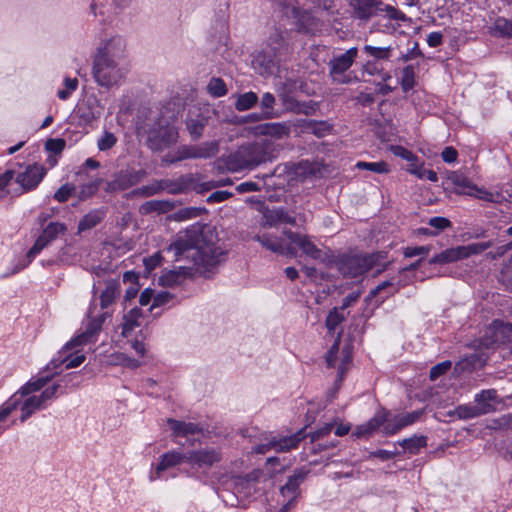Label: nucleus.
I'll list each match as a JSON object with an SVG mask.
<instances>
[{
    "instance_id": "1",
    "label": "nucleus",
    "mask_w": 512,
    "mask_h": 512,
    "mask_svg": "<svg viewBox=\"0 0 512 512\" xmlns=\"http://www.w3.org/2000/svg\"><path fill=\"white\" fill-rule=\"evenodd\" d=\"M216 235L210 226L195 223L179 232L165 249L173 261L188 260L192 266H180L178 270L165 271L160 282L165 286L180 284L195 266L203 272L212 271L224 260L225 253L215 245Z\"/></svg>"
},
{
    "instance_id": "2",
    "label": "nucleus",
    "mask_w": 512,
    "mask_h": 512,
    "mask_svg": "<svg viewBox=\"0 0 512 512\" xmlns=\"http://www.w3.org/2000/svg\"><path fill=\"white\" fill-rule=\"evenodd\" d=\"M128 72L126 42L114 36L101 43L93 59L92 75L96 83L111 88L120 83Z\"/></svg>"
},
{
    "instance_id": "3",
    "label": "nucleus",
    "mask_w": 512,
    "mask_h": 512,
    "mask_svg": "<svg viewBox=\"0 0 512 512\" xmlns=\"http://www.w3.org/2000/svg\"><path fill=\"white\" fill-rule=\"evenodd\" d=\"M273 143L268 140L255 141L240 146L231 153L226 161L227 167L233 172L243 169H253L267 161H272L274 155Z\"/></svg>"
},
{
    "instance_id": "4",
    "label": "nucleus",
    "mask_w": 512,
    "mask_h": 512,
    "mask_svg": "<svg viewBox=\"0 0 512 512\" xmlns=\"http://www.w3.org/2000/svg\"><path fill=\"white\" fill-rule=\"evenodd\" d=\"M334 427L333 423H326L319 429L309 434L306 433V428H302L295 434L290 436H272L266 443L256 445L253 450L257 454H265L270 450L276 452H288L298 447L299 443L304 440L307 436L310 437L312 443L328 436Z\"/></svg>"
},
{
    "instance_id": "5",
    "label": "nucleus",
    "mask_w": 512,
    "mask_h": 512,
    "mask_svg": "<svg viewBox=\"0 0 512 512\" xmlns=\"http://www.w3.org/2000/svg\"><path fill=\"white\" fill-rule=\"evenodd\" d=\"M144 129L146 145L153 152H161L178 140L176 128L165 118H158Z\"/></svg>"
},
{
    "instance_id": "6",
    "label": "nucleus",
    "mask_w": 512,
    "mask_h": 512,
    "mask_svg": "<svg viewBox=\"0 0 512 512\" xmlns=\"http://www.w3.org/2000/svg\"><path fill=\"white\" fill-rule=\"evenodd\" d=\"M67 231V227L64 223L59 222H51L49 223L36 239L33 246L29 249L26 254V259L19 261L10 273H5L3 277H8L10 275H14L24 268H26L32 260L52 241L58 238L59 235L65 234Z\"/></svg>"
},
{
    "instance_id": "7",
    "label": "nucleus",
    "mask_w": 512,
    "mask_h": 512,
    "mask_svg": "<svg viewBox=\"0 0 512 512\" xmlns=\"http://www.w3.org/2000/svg\"><path fill=\"white\" fill-rule=\"evenodd\" d=\"M508 332H512V324H500L496 331L492 333L493 335L491 337H484L477 341L478 345L476 347L479 352H475L459 361L456 364V368L475 369L477 367H483L488 359V354L485 353L483 349L492 348L494 344L500 341V336H505Z\"/></svg>"
},
{
    "instance_id": "8",
    "label": "nucleus",
    "mask_w": 512,
    "mask_h": 512,
    "mask_svg": "<svg viewBox=\"0 0 512 512\" xmlns=\"http://www.w3.org/2000/svg\"><path fill=\"white\" fill-rule=\"evenodd\" d=\"M380 258H382L380 253L344 255L338 260L337 267L343 276L355 278L375 267Z\"/></svg>"
},
{
    "instance_id": "9",
    "label": "nucleus",
    "mask_w": 512,
    "mask_h": 512,
    "mask_svg": "<svg viewBox=\"0 0 512 512\" xmlns=\"http://www.w3.org/2000/svg\"><path fill=\"white\" fill-rule=\"evenodd\" d=\"M492 246V242H478L472 243L465 246H457L453 248L446 249L435 256H433L430 260V264H448L452 262H456L458 260L466 259L471 255H477L484 252L486 249Z\"/></svg>"
},
{
    "instance_id": "10",
    "label": "nucleus",
    "mask_w": 512,
    "mask_h": 512,
    "mask_svg": "<svg viewBox=\"0 0 512 512\" xmlns=\"http://www.w3.org/2000/svg\"><path fill=\"white\" fill-rule=\"evenodd\" d=\"M357 57V47H351L341 54H334L328 62L329 77L332 81L339 84H349L351 78L345 73L351 68Z\"/></svg>"
},
{
    "instance_id": "11",
    "label": "nucleus",
    "mask_w": 512,
    "mask_h": 512,
    "mask_svg": "<svg viewBox=\"0 0 512 512\" xmlns=\"http://www.w3.org/2000/svg\"><path fill=\"white\" fill-rule=\"evenodd\" d=\"M147 176L144 169L127 167L115 172L105 183V191L110 194L126 191L140 183Z\"/></svg>"
},
{
    "instance_id": "12",
    "label": "nucleus",
    "mask_w": 512,
    "mask_h": 512,
    "mask_svg": "<svg viewBox=\"0 0 512 512\" xmlns=\"http://www.w3.org/2000/svg\"><path fill=\"white\" fill-rule=\"evenodd\" d=\"M108 316V312L94 314V308L90 307L87 313L88 321L84 331L68 342L64 349L70 350L77 346L95 342L97 335L101 331L102 325Z\"/></svg>"
},
{
    "instance_id": "13",
    "label": "nucleus",
    "mask_w": 512,
    "mask_h": 512,
    "mask_svg": "<svg viewBox=\"0 0 512 512\" xmlns=\"http://www.w3.org/2000/svg\"><path fill=\"white\" fill-rule=\"evenodd\" d=\"M285 5L291 8V15L296 20L297 30L304 34H315L321 30L322 22L310 10H302L296 5V0H285Z\"/></svg>"
},
{
    "instance_id": "14",
    "label": "nucleus",
    "mask_w": 512,
    "mask_h": 512,
    "mask_svg": "<svg viewBox=\"0 0 512 512\" xmlns=\"http://www.w3.org/2000/svg\"><path fill=\"white\" fill-rule=\"evenodd\" d=\"M46 175V170L37 163L25 166L23 171L16 172L15 181L20 185L21 193L34 190Z\"/></svg>"
},
{
    "instance_id": "15",
    "label": "nucleus",
    "mask_w": 512,
    "mask_h": 512,
    "mask_svg": "<svg viewBox=\"0 0 512 512\" xmlns=\"http://www.w3.org/2000/svg\"><path fill=\"white\" fill-rule=\"evenodd\" d=\"M221 459V452L213 447L188 451V463L199 468H210Z\"/></svg>"
},
{
    "instance_id": "16",
    "label": "nucleus",
    "mask_w": 512,
    "mask_h": 512,
    "mask_svg": "<svg viewBox=\"0 0 512 512\" xmlns=\"http://www.w3.org/2000/svg\"><path fill=\"white\" fill-rule=\"evenodd\" d=\"M286 237L290 240L291 244H294L299 249L302 250V252L315 260H324V254L322 250H320L310 239L309 236L300 234L297 232H293L291 230H287L284 232Z\"/></svg>"
},
{
    "instance_id": "17",
    "label": "nucleus",
    "mask_w": 512,
    "mask_h": 512,
    "mask_svg": "<svg viewBox=\"0 0 512 512\" xmlns=\"http://www.w3.org/2000/svg\"><path fill=\"white\" fill-rule=\"evenodd\" d=\"M390 416V412L384 408L379 409L375 415L370 418L367 422L356 426L352 432L354 438H368L380 427L384 428V424L387 422V417Z\"/></svg>"
},
{
    "instance_id": "18",
    "label": "nucleus",
    "mask_w": 512,
    "mask_h": 512,
    "mask_svg": "<svg viewBox=\"0 0 512 512\" xmlns=\"http://www.w3.org/2000/svg\"><path fill=\"white\" fill-rule=\"evenodd\" d=\"M253 240L259 242L264 248L276 254L290 256L296 254L295 248L291 245H285L282 238L271 233L256 234L253 236Z\"/></svg>"
},
{
    "instance_id": "19",
    "label": "nucleus",
    "mask_w": 512,
    "mask_h": 512,
    "mask_svg": "<svg viewBox=\"0 0 512 512\" xmlns=\"http://www.w3.org/2000/svg\"><path fill=\"white\" fill-rule=\"evenodd\" d=\"M422 414L423 411L417 410L396 415L391 419H389L388 416L387 422L384 424L383 433L386 435H394L403 428L415 423L421 417Z\"/></svg>"
},
{
    "instance_id": "20",
    "label": "nucleus",
    "mask_w": 512,
    "mask_h": 512,
    "mask_svg": "<svg viewBox=\"0 0 512 512\" xmlns=\"http://www.w3.org/2000/svg\"><path fill=\"white\" fill-rule=\"evenodd\" d=\"M182 463H188V451L172 450L164 453L156 466L155 474L150 476V481L160 478L163 471Z\"/></svg>"
},
{
    "instance_id": "21",
    "label": "nucleus",
    "mask_w": 512,
    "mask_h": 512,
    "mask_svg": "<svg viewBox=\"0 0 512 512\" xmlns=\"http://www.w3.org/2000/svg\"><path fill=\"white\" fill-rule=\"evenodd\" d=\"M349 6L353 10L354 17L361 20H369L376 15L383 5L381 0H348Z\"/></svg>"
},
{
    "instance_id": "22",
    "label": "nucleus",
    "mask_w": 512,
    "mask_h": 512,
    "mask_svg": "<svg viewBox=\"0 0 512 512\" xmlns=\"http://www.w3.org/2000/svg\"><path fill=\"white\" fill-rule=\"evenodd\" d=\"M281 61L282 59L280 57L263 49L255 56L253 66L261 75H271L274 73L275 69H277Z\"/></svg>"
},
{
    "instance_id": "23",
    "label": "nucleus",
    "mask_w": 512,
    "mask_h": 512,
    "mask_svg": "<svg viewBox=\"0 0 512 512\" xmlns=\"http://www.w3.org/2000/svg\"><path fill=\"white\" fill-rule=\"evenodd\" d=\"M292 125L290 122H270L257 126V133L270 136L273 139L281 140L288 138L291 134Z\"/></svg>"
},
{
    "instance_id": "24",
    "label": "nucleus",
    "mask_w": 512,
    "mask_h": 512,
    "mask_svg": "<svg viewBox=\"0 0 512 512\" xmlns=\"http://www.w3.org/2000/svg\"><path fill=\"white\" fill-rule=\"evenodd\" d=\"M265 49L284 60L289 54V44L286 39V32L275 29L270 34Z\"/></svg>"
},
{
    "instance_id": "25",
    "label": "nucleus",
    "mask_w": 512,
    "mask_h": 512,
    "mask_svg": "<svg viewBox=\"0 0 512 512\" xmlns=\"http://www.w3.org/2000/svg\"><path fill=\"white\" fill-rule=\"evenodd\" d=\"M258 492L257 480L251 474L234 481L233 493L241 499L254 498Z\"/></svg>"
},
{
    "instance_id": "26",
    "label": "nucleus",
    "mask_w": 512,
    "mask_h": 512,
    "mask_svg": "<svg viewBox=\"0 0 512 512\" xmlns=\"http://www.w3.org/2000/svg\"><path fill=\"white\" fill-rule=\"evenodd\" d=\"M307 471L297 469L293 475L289 476L285 485L280 488V494L287 499H297L300 495L299 487L305 480Z\"/></svg>"
},
{
    "instance_id": "27",
    "label": "nucleus",
    "mask_w": 512,
    "mask_h": 512,
    "mask_svg": "<svg viewBox=\"0 0 512 512\" xmlns=\"http://www.w3.org/2000/svg\"><path fill=\"white\" fill-rule=\"evenodd\" d=\"M102 108L99 100L96 98H88L83 104H81L76 114L84 124H91L96 119L100 118Z\"/></svg>"
},
{
    "instance_id": "28",
    "label": "nucleus",
    "mask_w": 512,
    "mask_h": 512,
    "mask_svg": "<svg viewBox=\"0 0 512 512\" xmlns=\"http://www.w3.org/2000/svg\"><path fill=\"white\" fill-rule=\"evenodd\" d=\"M496 398L497 390L495 389L481 390L475 395L474 405L477 410L481 411V416L496 410V406L494 404Z\"/></svg>"
},
{
    "instance_id": "29",
    "label": "nucleus",
    "mask_w": 512,
    "mask_h": 512,
    "mask_svg": "<svg viewBox=\"0 0 512 512\" xmlns=\"http://www.w3.org/2000/svg\"><path fill=\"white\" fill-rule=\"evenodd\" d=\"M167 423L173 432L174 437H187L189 435H195L203 432V428L193 422H184L169 418Z\"/></svg>"
},
{
    "instance_id": "30",
    "label": "nucleus",
    "mask_w": 512,
    "mask_h": 512,
    "mask_svg": "<svg viewBox=\"0 0 512 512\" xmlns=\"http://www.w3.org/2000/svg\"><path fill=\"white\" fill-rule=\"evenodd\" d=\"M106 216V208L101 207L89 211L85 214L78 224V232L81 233L97 226Z\"/></svg>"
},
{
    "instance_id": "31",
    "label": "nucleus",
    "mask_w": 512,
    "mask_h": 512,
    "mask_svg": "<svg viewBox=\"0 0 512 512\" xmlns=\"http://www.w3.org/2000/svg\"><path fill=\"white\" fill-rule=\"evenodd\" d=\"M120 294V282L117 279L106 281L105 289L100 295V305L102 309L111 306Z\"/></svg>"
},
{
    "instance_id": "32",
    "label": "nucleus",
    "mask_w": 512,
    "mask_h": 512,
    "mask_svg": "<svg viewBox=\"0 0 512 512\" xmlns=\"http://www.w3.org/2000/svg\"><path fill=\"white\" fill-rule=\"evenodd\" d=\"M141 317L142 311L138 307H134L128 313L124 314L123 322L121 324V334L124 337H128L136 327L140 326L139 319Z\"/></svg>"
},
{
    "instance_id": "33",
    "label": "nucleus",
    "mask_w": 512,
    "mask_h": 512,
    "mask_svg": "<svg viewBox=\"0 0 512 512\" xmlns=\"http://www.w3.org/2000/svg\"><path fill=\"white\" fill-rule=\"evenodd\" d=\"M295 222V217L291 216L287 211L284 209H276L265 215L264 226L268 225L271 227L277 225L278 223L294 225Z\"/></svg>"
},
{
    "instance_id": "34",
    "label": "nucleus",
    "mask_w": 512,
    "mask_h": 512,
    "mask_svg": "<svg viewBox=\"0 0 512 512\" xmlns=\"http://www.w3.org/2000/svg\"><path fill=\"white\" fill-rule=\"evenodd\" d=\"M207 124L208 119L203 115H197L195 118L190 117L186 121L187 130L194 140L199 139L203 135Z\"/></svg>"
},
{
    "instance_id": "35",
    "label": "nucleus",
    "mask_w": 512,
    "mask_h": 512,
    "mask_svg": "<svg viewBox=\"0 0 512 512\" xmlns=\"http://www.w3.org/2000/svg\"><path fill=\"white\" fill-rule=\"evenodd\" d=\"M394 50L395 48L390 45L386 47L365 45L363 47V52L366 53L368 56L372 57L376 61L389 60L392 57Z\"/></svg>"
},
{
    "instance_id": "36",
    "label": "nucleus",
    "mask_w": 512,
    "mask_h": 512,
    "mask_svg": "<svg viewBox=\"0 0 512 512\" xmlns=\"http://www.w3.org/2000/svg\"><path fill=\"white\" fill-rule=\"evenodd\" d=\"M173 208L172 202L169 200H150L140 206L141 214H149L152 212H168Z\"/></svg>"
},
{
    "instance_id": "37",
    "label": "nucleus",
    "mask_w": 512,
    "mask_h": 512,
    "mask_svg": "<svg viewBox=\"0 0 512 512\" xmlns=\"http://www.w3.org/2000/svg\"><path fill=\"white\" fill-rule=\"evenodd\" d=\"M304 128L307 132L318 138L328 135L332 130V125L327 121L307 120Z\"/></svg>"
},
{
    "instance_id": "38",
    "label": "nucleus",
    "mask_w": 512,
    "mask_h": 512,
    "mask_svg": "<svg viewBox=\"0 0 512 512\" xmlns=\"http://www.w3.org/2000/svg\"><path fill=\"white\" fill-rule=\"evenodd\" d=\"M43 408L44 406L42 405L37 396L34 395L26 398L24 402L21 404L20 421L25 422L28 418L31 417L33 413Z\"/></svg>"
},
{
    "instance_id": "39",
    "label": "nucleus",
    "mask_w": 512,
    "mask_h": 512,
    "mask_svg": "<svg viewBox=\"0 0 512 512\" xmlns=\"http://www.w3.org/2000/svg\"><path fill=\"white\" fill-rule=\"evenodd\" d=\"M405 452L415 455L418 454L420 449L427 445V438L425 436H413L403 439L399 442Z\"/></svg>"
},
{
    "instance_id": "40",
    "label": "nucleus",
    "mask_w": 512,
    "mask_h": 512,
    "mask_svg": "<svg viewBox=\"0 0 512 512\" xmlns=\"http://www.w3.org/2000/svg\"><path fill=\"white\" fill-rule=\"evenodd\" d=\"M161 193L160 180H153L147 185L138 187L130 192L131 197L148 198Z\"/></svg>"
},
{
    "instance_id": "41",
    "label": "nucleus",
    "mask_w": 512,
    "mask_h": 512,
    "mask_svg": "<svg viewBox=\"0 0 512 512\" xmlns=\"http://www.w3.org/2000/svg\"><path fill=\"white\" fill-rule=\"evenodd\" d=\"M197 159H208L216 156L219 152L218 141H208L196 144Z\"/></svg>"
},
{
    "instance_id": "42",
    "label": "nucleus",
    "mask_w": 512,
    "mask_h": 512,
    "mask_svg": "<svg viewBox=\"0 0 512 512\" xmlns=\"http://www.w3.org/2000/svg\"><path fill=\"white\" fill-rule=\"evenodd\" d=\"M448 180L460 189L457 191L459 194H463L464 191H470L474 185L465 174L459 171L451 172Z\"/></svg>"
},
{
    "instance_id": "43",
    "label": "nucleus",
    "mask_w": 512,
    "mask_h": 512,
    "mask_svg": "<svg viewBox=\"0 0 512 512\" xmlns=\"http://www.w3.org/2000/svg\"><path fill=\"white\" fill-rule=\"evenodd\" d=\"M258 102V96L256 93L249 91L238 95L235 102V108L237 111L243 112L254 107Z\"/></svg>"
},
{
    "instance_id": "44",
    "label": "nucleus",
    "mask_w": 512,
    "mask_h": 512,
    "mask_svg": "<svg viewBox=\"0 0 512 512\" xmlns=\"http://www.w3.org/2000/svg\"><path fill=\"white\" fill-rule=\"evenodd\" d=\"M407 170L419 179H427L431 182H436L438 180V176L435 171L427 169L423 164H417L416 161L411 163Z\"/></svg>"
},
{
    "instance_id": "45",
    "label": "nucleus",
    "mask_w": 512,
    "mask_h": 512,
    "mask_svg": "<svg viewBox=\"0 0 512 512\" xmlns=\"http://www.w3.org/2000/svg\"><path fill=\"white\" fill-rule=\"evenodd\" d=\"M400 85L404 92H408L416 85V72L413 65H407L402 69Z\"/></svg>"
},
{
    "instance_id": "46",
    "label": "nucleus",
    "mask_w": 512,
    "mask_h": 512,
    "mask_svg": "<svg viewBox=\"0 0 512 512\" xmlns=\"http://www.w3.org/2000/svg\"><path fill=\"white\" fill-rule=\"evenodd\" d=\"M49 380L50 379L48 377H40L35 381H29L24 386H22L18 393L15 395H17V397L21 400L22 396H27L33 392L41 390L49 382Z\"/></svg>"
},
{
    "instance_id": "47",
    "label": "nucleus",
    "mask_w": 512,
    "mask_h": 512,
    "mask_svg": "<svg viewBox=\"0 0 512 512\" xmlns=\"http://www.w3.org/2000/svg\"><path fill=\"white\" fill-rule=\"evenodd\" d=\"M275 103L276 99L272 93L266 92L262 95L260 101L262 117H264L265 119H271L276 116V114L273 111Z\"/></svg>"
},
{
    "instance_id": "48",
    "label": "nucleus",
    "mask_w": 512,
    "mask_h": 512,
    "mask_svg": "<svg viewBox=\"0 0 512 512\" xmlns=\"http://www.w3.org/2000/svg\"><path fill=\"white\" fill-rule=\"evenodd\" d=\"M196 154V145H183L177 149L175 158H165L164 161L167 163H174L186 159H197Z\"/></svg>"
},
{
    "instance_id": "49",
    "label": "nucleus",
    "mask_w": 512,
    "mask_h": 512,
    "mask_svg": "<svg viewBox=\"0 0 512 512\" xmlns=\"http://www.w3.org/2000/svg\"><path fill=\"white\" fill-rule=\"evenodd\" d=\"M207 92L214 98L225 96L228 92L226 84L223 79L213 77L207 84Z\"/></svg>"
},
{
    "instance_id": "50",
    "label": "nucleus",
    "mask_w": 512,
    "mask_h": 512,
    "mask_svg": "<svg viewBox=\"0 0 512 512\" xmlns=\"http://www.w3.org/2000/svg\"><path fill=\"white\" fill-rule=\"evenodd\" d=\"M452 415L457 416L459 419H472L481 416V411L477 410L474 404H464L457 406Z\"/></svg>"
},
{
    "instance_id": "51",
    "label": "nucleus",
    "mask_w": 512,
    "mask_h": 512,
    "mask_svg": "<svg viewBox=\"0 0 512 512\" xmlns=\"http://www.w3.org/2000/svg\"><path fill=\"white\" fill-rule=\"evenodd\" d=\"M102 181V179L97 178L93 181L83 184L78 191V198L80 200H87L88 198L95 195L98 192L99 186L102 183Z\"/></svg>"
},
{
    "instance_id": "52",
    "label": "nucleus",
    "mask_w": 512,
    "mask_h": 512,
    "mask_svg": "<svg viewBox=\"0 0 512 512\" xmlns=\"http://www.w3.org/2000/svg\"><path fill=\"white\" fill-rule=\"evenodd\" d=\"M355 167L358 169H361V170H368V171H372V172H375L378 174H383V173L389 172L388 164L384 161H380V162L359 161L356 163Z\"/></svg>"
},
{
    "instance_id": "53",
    "label": "nucleus",
    "mask_w": 512,
    "mask_h": 512,
    "mask_svg": "<svg viewBox=\"0 0 512 512\" xmlns=\"http://www.w3.org/2000/svg\"><path fill=\"white\" fill-rule=\"evenodd\" d=\"M20 399L17 395L10 397L5 403L0 406V423L5 421L6 418L18 408Z\"/></svg>"
},
{
    "instance_id": "54",
    "label": "nucleus",
    "mask_w": 512,
    "mask_h": 512,
    "mask_svg": "<svg viewBox=\"0 0 512 512\" xmlns=\"http://www.w3.org/2000/svg\"><path fill=\"white\" fill-rule=\"evenodd\" d=\"M117 143V137L112 133L105 131L97 140V147L100 151H107L113 148Z\"/></svg>"
},
{
    "instance_id": "55",
    "label": "nucleus",
    "mask_w": 512,
    "mask_h": 512,
    "mask_svg": "<svg viewBox=\"0 0 512 512\" xmlns=\"http://www.w3.org/2000/svg\"><path fill=\"white\" fill-rule=\"evenodd\" d=\"M463 194L473 196L477 199L484 200L487 202H495V195L484 188H480L477 185H473L470 191H464Z\"/></svg>"
},
{
    "instance_id": "56",
    "label": "nucleus",
    "mask_w": 512,
    "mask_h": 512,
    "mask_svg": "<svg viewBox=\"0 0 512 512\" xmlns=\"http://www.w3.org/2000/svg\"><path fill=\"white\" fill-rule=\"evenodd\" d=\"M64 86H65L64 89H60L57 92V96L61 100H67L70 97V95L77 89V87H78L77 78L66 77L64 79Z\"/></svg>"
},
{
    "instance_id": "57",
    "label": "nucleus",
    "mask_w": 512,
    "mask_h": 512,
    "mask_svg": "<svg viewBox=\"0 0 512 512\" xmlns=\"http://www.w3.org/2000/svg\"><path fill=\"white\" fill-rule=\"evenodd\" d=\"M161 192L167 191L170 194H179L183 191V182L180 180L161 179Z\"/></svg>"
},
{
    "instance_id": "58",
    "label": "nucleus",
    "mask_w": 512,
    "mask_h": 512,
    "mask_svg": "<svg viewBox=\"0 0 512 512\" xmlns=\"http://www.w3.org/2000/svg\"><path fill=\"white\" fill-rule=\"evenodd\" d=\"M344 321V316L340 314L337 310V308H334V310L330 311L327 318H326V327L329 332H334L336 327Z\"/></svg>"
},
{
    "instance_id": "59",
    "label": "nucleus",
    "mask_w": 512,
    "mask_h": 512,
    "mask_svg": "<svg viewBox=\"0 0 512 512\" xmlns=\"http://www.w3.org/2000/svg\"><path fill=\"white\" fill-rule=\"evenodd\" d=\"M452 366L451 361H443L441 363L436 364L430 369L429 377L432 381L438 379L440 376L447 373Z\"/></svg>"
},
{
    "instance_id": "60",
    "label": "nucleus",
    "mask_w": 512,
    "mask_h": 512,
    "mask_svg": "<svg viewBox=\"0 0 512 512\" xmlns=\"http://www.w3.org/2000/svg\"><path fill=\"white\" fill-rule=\"evenodd\" d=\"M75 192V186L70 183L62 185L54 194V198L60 202H66L69 197Z\"/></svg>"
},
{
    "instance_id": "61",
    "label": "nucleus",
    "mask_w": 512,
    "mask_h": 512,
    "mask_svg": "<svg viewBox=\"0 0 512 512\" xmlns=\"http://www.w3.org/2000/svg\"><path fill=\"white\" fill-rule=\"evenodd\" d=\"M381 11L386 12L387 18L389 20H394L397 22H406L410 20L402 11L391 5H385V8H382Z\"/></svg>"
},
{
    "instance_id": "62",
    "label": "nucleus",
    "mask_w": 512,
    "mask_h": 512,
    "mask_svg": "<svg viewBox=\"0 0 512 512\" xmlns=\"http://www.w3.org/2000/svg\"><path fill=\"white\" fill-rule=\"evenodd\" d=\"M59 388L60 385L54 383L52 386L44 389L42 393L39 396H37L42 405L44 406V408L46 407L48 401L56 397V393L59 390Z\"/></svg>"
},
{
    "instance_id": "63",
    "label": "nucleus",
    "mask_w": 512,
    "mask_h": 512,
    "mask_svg": "<svg viewBox=\"0 0 512 512\" xmlns=\"http://www.w3.org/2000/svg\"><path fill=\"white\" fill-rule=\"evenodd\" d=\"M65 146L66 142L61 138H51L45 143V148L54 154H60L64 150Z\"/></svg>"
},
{
    "instance_id": "64",
    "label": "nucleus",
    "mask_w": 512,
    "mask_h": 512,
    "mask_svg": "<svg viewBox=\"0 0 512 512\" xmlns=\"http://www.w3.org/2000/svg\"><path fill=\"white\" fill-rule=\"evenodd\" d=\"M495 29L506 37H512V20L504 18L498 19L495 23Z\"/></svg>"
}]
</instances>
